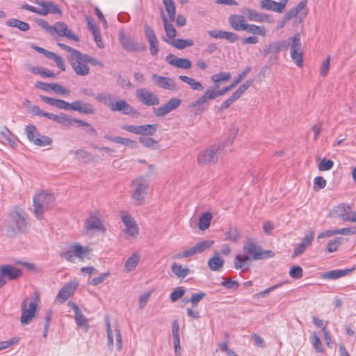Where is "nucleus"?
<instances>
[{"mask_svg":"<svg viewBox=\"0 0 356 356\" xmlns=\"http://www.w3.org/2000/svg\"><path fill=\"white\" fill-rule=\"evenodd\" d=\"M166 61L171 65L181 69L188 70L192 66L190 60L187 58H179L173 54H169L166 56Z\"/></svg>","mask_w":356,"mask_h":356,"instance_id":"nucleus-26","label":"nucleus"},{"mask_svg":"<svg viewBox=\"0 0 356 356\" xmlns=\"http://www.w3.org/2000/svg\"><path fill=\"white\" fill-rule=\"evenodd\" d=\"M111 106L112 107L110 109L111 111H119L126 115L131 113L134 111L133 107L131 106L125 100L122 99L116 100L115 99Z\"/></svg>","mask_w":356,"mask_h":356,"instance_id":"nucleus-29","label":"nucleus"},{"mask_svg":"<svg viewBox=\"0 0 356 356\" xmlns=\"http://www.w3.org/2000/svg\"><path fill=\"white\" fill-rule=\"evenodd\" d=\"M185 293V290L183 287L176 288L170 294V300L172 302L177 301L183 297Z\"/></svg>","mask_w":356,"mask_h":356,"instance_id":"nucleus-60","label":"nucleus"},{"mask_svg":"<svg viewBox=\"0 0 356 356\" xmlns=\"http://www.w3.org/2000/svg\"><path fill=\"white\" fill-rule=\"evenodd\" d=\"M231 26L236 31H245L248 24L245 22L243 15H233L229 18Z\"/></svg>","mask_w":356,"mask_h":356,"instance_id":"nucleus-32","label":"nucleus"},{"mask_svg":"<svg viewBox=\"0 0 356 356\" xmlns=\"http://www.w3.org/2000/svg\"><path fill=\"white\" fill-rule=\"evenodd\" d=\"M212 214L209 212H206L200 218L198 227L200 230H205L210 226L212 220Z\"/></svg>","mask_w":356,"mask_h":356,"instance_id":"nucleus-46","label":"nucleus"},{"mask_svg":"<svg viewBox=\"0 0 356 356\" xmlns=\"http://www.w3.org/2000/svg\"><path fill=\"white\" fill-rule=\"evenodd\" d=\"M153 293V291L142 293L138 298V307L143 309L149 301V299Z\"/></svg>","mask_w":356,"mask_h":356,"instance_id":"nucleus-56","label":"nucleus"},{"mask_svg":"<svg viewBox=\"0 0 356 356\" xmlns=\"http://www.w3.org/2000/svg\"><path fill=\"white\" fill-rule=\"evenodd\" d=\"M181 103V100L177 98H171L166 104L165 106L168 111L170 113L173 110H175L179 106Z\"/></svg>","mask_w":356,"mask_h":356,"instance_id":"nucleus-57","label":"nucleus"},{"mask_svg":"<svg viewBox=\"0 0 356 356\" xmlns=\"http://www.w3.org/2000/svg\"><path fill=\"white\" fill-rule=\"evenodd\" d=\"M131 197L136 204H142L147 193L149 181L144 177H138L131 182Z\"/></svg>","mask_w":356,"mask_h":356,"instance_id":"nucleus-4","label":"nucleus"},{"mask_svg":"<svg viewBox=\"0 0 356 356\" xmlns=\"http://www.w3.org/2000/svg\"><path fill=\"white\" fill-rule=\"evenodd\" d=\"M242 13L250 21H254V22H260V23H262V22L271 23V22H273V19L269 15L259 13V12H257L254 10H252L251 8H243L242 10Z\"/></svg>","mask_w":356,"mask_h":356,"instance_id":"nucleus-18","label":"nucleus"},{"mask_svg":"<svg viewBox=\"0 0 356 356\" xmlns=\"http://www.w3.org/2000/svg\"><path fill=\"white\" fill-rule=\"evenodd\" d=\"M314 231H309L307 232L304 238H302V241L298 243L296 247L294 249V251L292 254V257L295 258L297 257L302 254H303L306 250L309 247L314 240Z\"/></svg>","mask_w":356,"mask_h":356,"instance_id":"nucleus-19","label":"nucleus"},{"mask_svg":"<svg viewBox=\"0 0 356 356\" xmlns=\"http://www.w3.org/2000/svg\"><path fill=\"white\" fill-rule=\"evenodd\" d=\"M51 141L52 140L49 137L40 134V136H38L33 143L37 146L45 147L49 145L51 143Z\"/></svg>","mask_w":356,"mask_h":356,"instance_id":"nucleus-53","label":"nucleus"},{"mask_svg":"<svg viewBox=\"0 0 356 356\" xmlns=\"http://www.w3.org/2000/svg\"><path fill=\"white\" fill-rule=\"evenodd\" d=\"M165 10L167 11L169 19L173 22L175 19V6L172 0H163Z\"/></svg>","mask_w":356,"mask_h":356,"instance_id":"nucleus-48","label":"nucleus"},{"mask_svg":"<svg viewBox=\"0 0 356 356\" xmlns=\"http://www.w3.org/2000/svg\"><path fill=\"white\" fill-rule=\"evenodd\" d=\"M165 42L178 49H183L194 44L193 41L190 39H175L173 40H165Z\"/></svg>","mask_w":356,"mask_h":356,"instance_id":"nucleus-36","label":"nucleus"},{"mask_svg":"<svg viewBox=\"0 0 356 356\" xmlns=\"http://www.w3.org/2000/svg\"><path fill=\"white\" fill-rule=\"evenodd\" d=\"M225 241H229L234 243L237 242L241 238V232L238 229L234 228L230 229L225 233Z\"/></svg>","mask_w":356,"mask_h":356,"instance_id":"nucleus-51","label":"nucleus"},{"mask_svg":"<svg viewBox=\"0 0 356 356\" xmlns=\"http://www.w3.org/2000/svg\"><path fill=\"white\" fill-rule=\"evenodd\" d=\"M25 133L29 140L32 143L38 136H40V133L37 128L32 124H29L26 127Z\"/></svg>","mask_w":356,"mask_h":356,"instance_id":"nucleus-49","label":"nucleus"},{"mask_svg":"<svg viewBox=\"0 0 356 356\" xmlns=\"http://www.w3.org/2000/svg\"><path fill=\"white\" fill-rule=\"evenodd\" d=\"M231 74L227 72H221L211 76V80L215 84L216 88H218V83L229 80Z\"/></svg>","mask_w":356,"mask_h":356,"instance_id":"nucleus-45","label":"nucleus"},{"mask_svg":"<svg viewBox=\"0 0 356 356\" xmlns=\"http://www.w3.org/2000/svg\"><path fill=\"white\" fill-rule=\"evenodd\" d=\"M32 72L34 74H39L41 76H44V77L55 76V74L52 71L47 70V69L42 68V67H33L32 69Z\"/></svg>","mask_w":356,"mask_h":356,"instance_id":"nucleus-62","label":"nucleus"},{"mask_svg":"<svg viewBox=\"0 0 356 356\" xmlns=\"http://www.w3.org/2000/svg\"><path fill=\"white\" fill-rule=\"evenodd\" d=\"M35 87L40 88L45 92L53 91L58 95H63L67 92V90L64 87L56 83H46L41 81H38L35 83Z\"/></svg>","mask_w":356,"mask_h":356,"instance_id":"nucleus-25","label":"nucleus"},{"mask_svg":"<svg viewBox=\"0 0 356 356\" xmlns=\"http://www.w3.org/2000/svg\"><path fill=\"white\" fill-rule=\"evenodd\" d=\"M38 302L39 298L37 296H35L29 304L27 303V298H25L22 301L20 306L22 312L20 323L22 325L29 324L35 316Z\"/></svg>","mask_w":356,"mask_h":356,"instance_id":"nucleus-5","label":"nucleus"},{"mask_svg":"<svg viewBox=\"0 0 356 356\" xmlns=\"http://www.w3.org/2000/svg\"><path fill=\"white\" fill-rule=\"evenodd\" d=\"M243 250L254 260H258L268 257V252H264L261 248L254 243H246L243 246ZM270 252H269L270 253Z\"/></svg>","mask_w":356,"mask_h":356,"instance_id":"nucleus-20","label":"nucleus"},{"mask_svg":"<svg viewBox=\"0 0 356 356\" xmlns=\"http://www.w3.org/2000/svg\"><path fill=\"white\" fill-rule=\"evenodd\" d=\"M40 6V11L39 14L42 15H46L49 13L52 14H60V10L58 6L50 1H43L39 3Z\"/></svg>","mask_w":356,"mask_h":356,"instance_id":"nucleus-31","label":"nucleus"},{"mask_svg":"<svg viewBox=\"0 0 356 356\" xmlns=\"http://www.w3.org/2000/svg\"><path fill=\"white\" fill-rule=\"evenodd\" d=\"M67 122H68V127H70V126L83 127L86 128L88 132H89V133H90V134L95 133V129L91 126L90 124L88 123L87 122L80 120H76L73 118H70L69 116H68Z\"/></svg>","mask_w":356,"mask_h":356,"instance_id":"nucleus-40","label":"nucleus"},{"mask_svg":"<svg viewBox=\"0 0 356 356\" xmlns=\"http://www.w3.org/2000/svg\"><path fill=\"white\" fill-rule=\"evenodd\" d=\"M214 243L213 241L204 240L197 243L194 246L188 250L178 252L173 256V259H181L184 258L192 257L197 253H202L206 250L209 249Z\"/></svg>","mask_w":356,"mask_h":356,"instance_id":"nucleus-6","label":"nucleus"},{"mask_svg":"<svg viewBox=\"0 0 356 356\" xmlns=\"http://www.w3.org/2000/svg\"><path fill=\"white\" fill-rule=\"evenodd\" d=\"M68 110L76 111L83 114H92L95 112V108L92 104L81 101L68 103Z\"/></svg>","mask_w":356,"mask_h":356,"instance_id":"nucleus-24","label":"nucleus"},{"mask_svg":"<svg viewBox=\"0 0 356 356\" xmlns=\"http://www.w3.org/2000/svg\"><path fill=\"white\" fill-rule=\"evenodd\" d=\"M217 88H207L204 92V95L206 96L207 99L210 101L216 99L218 97L222 96L226 94L225 90H224V88L221 90H216Z\"/></svg>","mask_w":356,"mask_h":356,"instance_id":"nucleus-42","label":"nucleus"},{"mask_svg":"<svg viewBox=\"0 0 356 356\" xmlns=\"http://www.w3.org/2000/svg\"><path fill=\"white\" fill-rule=\"evenodd\" d=\"M218 149L219 147L218 145H212L202 151L197 156V163L200 165H204L216 162L218 159Z\"/></svg>","mask_w":356,"mask_h":356,"instance_id":"nucleus-10","label":"nucleus"},{"mask_svg":"<svg viewBox=\"0 0 356 356\" xmlns=\"http://www.w3.org/2000/svg\"><path fill=\"white\" fill-rule=\"evenodd\" d=\"M139 142L145 147L154 148L157 142L152 138L140 137Z\"/></svg>","mask_w":356,"mask_h":356,"instance_id":"nucleus-59","label":"nucleus"},{"mask_svg":"<svg viewBox=\"0 0 356 356\" xmlns=\"http://www.w3.org/2000/svg\"><path fill=\"white\" fill-rule=\"evenodd\" d=\"M121 220L125 227V232L128 237L135 238L138 234V227L134 218L127 213L121 214Z\"/></svg>","mask_w":356,"mask_h":356,"instance_id":"nucleus-17","label":"nucleus"},{"mask_svg":"<svg viewBox=\"0 0 356 356\" xmlns=\"http://www.w3.org/2000/svg\"><path fill=\"white\" fill-rule=\"evenodd\" d=\"M250 71L251 67H247L241 74H238V77L236 78L230 85L225 87L224 90H225L226 93L235 88L240 82H241Z\"/></svg>","mask_w":356,"mask_h":356,"instance_id":"nucleus-43","label":"nucleus"},{"mask_svg":"<svg viewBox=\"0 0 356 356\" xmlns=\"http://www.w3.org/2000/svg\"><path fill=\"white\" fill-rule=\"evenodd\" d=\"M95 99L97 102L103 103L104 105H106L111 109L112 107L111 105L113 104L115 97L111 93L102 92L96 95Z\"/></svg>","mask_w":356,"mask_h":356,"instance_id":"nucleus-38","label":"nucleus"},{"mask_svg":"<svg viewBox=\"0 0 356 356\" xmlns=\"http://www.w3.org/2000/svg\"><path fill=\"white\" fill-rule=\"evenodd\" d=\"M85 228L87 230H95L102 233L106 231V227L102 219V215L99 211L90 213L85 221Z\"/></svg>","mask_w":356,"mask_h":356,"instance_id":"nucleus-7","label":"nucleus"},{"mask_svg":"<svg viewBox=\"0 0 356 356\" xmlns=\"http://www.w3.org/2000/svg\"><path fill=\"white\" fill-rule=\"evenodd\" d=\"M225 260L222 258L218 251L213 252V255L208 261L209 268L213 271H218L224 266Z\"/></svg>","mask_w":356,"mask_h":356,"instance_id":"nucleus-33","label":"nucleus"},{"mask_svg":"<svg viewBox=\"0 0 356 356\" xmlns=\"http://www.w3.org/2000/svg\"><path fill=\"white\" fill-rule=\"evenodd\" d=\"M289 0H280V2H276L273 0H261L260 1V7L263 10H272L281 13L284 10Z\"/></svg>","mask_w":356,"mask_h":356,"instance_id":"nucleus-21","label":"nucleus"},{"mask_svg":"<svg viewBox=\"0 0 356 356\" xmlns=\"http://www.w3.org/2000/svg\"><path fill=\"white\" fill-rule=\"evenodd\" d=\"M6 24L8 26L17 28L22 31H27L30 29L29 24L17 19H10Z\"/></svg>","mask_w":356,"mask_h":356,"instance_id":"nucleus-47","label":"nucleus"},{"mask_svg":"<svg viewBox=\"0 0 356 356\" xmlns=\"http://www.w3.org/2000/svg\"><path fill=\"white\" fill-rule=\"evenodd\" d=\"M248 33L266 36L267 30L264 26H257L254 24H247L245 30Z\"/></svg>","mask_w":356,"mask_h":356,"instance_id":"nucleus-44","label":"nucleus"},{"mask_svg":"<svg viewBox=\"0 0 356 356\" xmlns=\"http://www.w3.org/2000/svg\"><path fill=\"white\" fill-rule=\"evenodd\" d=\"M333 212L343 221L356 222V212L351 210L349 204H339L334 208Z\"/></svg>","mask_w":356,"mask_h":356,"instance_id":"nucleus-12","label":"nucleus"},{"mask_svg":"<svg viewBox=\"0 0 356 356\" xmlns=\"http://www.w3.org/2000/svg\"><path fill=\"white\" fill-rule=\"evenodd\" d=\"M119 40L123 48L127 51H135L138 50V47L136 43L128 36L125 35L123 32H120Z\"/></svg>","mask_w":356,"mask_h":356,"instance_id":"nucleus-35","label":"nucleus"},{"mask_svg":"<svg viewBox=\"0 0 356 356\" xmlns=\"http://www.w3.org/2000/svg\"><path fill=\"white\" fill-rule=\"evenodd\" d=\"M162 19L164 24V29L166 35L168 38L167 40H173L172 39L177 35V31L175 28L170 22L168 21L166 16L163 15Z\"/></svg>","mask_w":356,"mask_h":356,"instance_id":"nucleus-41","label":"nucleus"},{"mask_svg":"<svg viewBox=\"0 0 356 356\" xmlns=\"http://www.w3.org/2000/svg\"><path fill=\"white\" fill-rule=\"evenodd\" d=\"M158 126L157 124L144 125L124 124L122 126V129L135 134L153 136L156 132Z\"/></svg>","mask_w":356,"mask_h":356,"instance_id":"nucleus-9","label":"nucleus"},{"mask_svg":"<svg viewBox=\"0 0 356 356\" xmlns=\"http://www.w3.org/2000/svg\"><path fill=\"white\" fill-rule=\"evenodd\" d=\"M252 80H248L243 84L239 86V88L236 90L232 95L236 100L238 99L245 92V91L250 87L252 84Z\"/></svg>","mask_w":356,"mask_h":356,"instance_id":"nucleus-52","label":"nucleus"},{"mask_svg":"<svg viewBox=\"0 0 356 356\" xmlns=\"http://www.w3.org/2000/svg\"><path fill=\"white\" fill-rule=\"evenodd\" d=\"M291 44V56L297 66L302 65V54L301 51V42L299 35H295L290 38Z\"/></svg>","mask_w":356,"mask_h":356,"instance_id":"nucleus-13","label":"nucleus"},{"mask_svg":"<svg viewBox=\"0 0 356 356\" xmlns=\"http://www.w3.org/2000/svg\"><path fill=\"white\" fill-rule=\"evenodd\" d=\"M90 250L88 247H83L79 243H74L68 247V261H73L74 259L83 260L88 257Z\"/></svg>","mask_w":356,"mask_h":356,"instance_id":"nucleus-16","label":"nucleus"},{"mask_svg":"<svg viewBox=\"0 0 356 356\" xmlns=\"http://www.w3.org/2000/svg\"><path fill=\"white\" fill-rule=\"evenodd\" d=\"M106 334H107V345L109 350H113L114 346V339L115 341L116 348L118 350L122 349V338L120 330L118 327L114 329L111 327L109 321H106Z\"/></svg>","mask_w":356,"mask_h":356,"instance_id":"nucleus-8","label":"nucleus"},{"mask_svg":"<svg viewBox=\"0 0 356 356\" xmlns=\"http://www.w3.org/2000/svg\"><path fill=\"white\" fill-rule=\"evenodd\" d=\"M289 275L294 279H300L303 275L302 269L299 266H294L291 268Z\"/></svg>","mask_w":356,"mask_h":356,"instance_id":"nucleus-64","label":"nucleus"},{"mask_svg":"<svg viewBox=\"0 0 356 356\" xmlns=\"http://www.w3.org/2000/svg\"><path fill=\"white\" fill-rule=\"evenodd\" d=\"M153 83L161 88L168 90H178L176 82L171 78L153 74L152 76Z\"/></svg>","mask_w":356,"mask_h":356,"instance_id":"nucleus-15","label":"nucleus"},{"mask_svg":"<svg viewBox=\"0 0 356 356\" xmlns=\"http://www.w3.org/2000/svg\"><path fill=\"white\" fill-rule=\"evenodd\" d=\"M334 162L332 160L323 158L318 163V168L320 171H327L332 168Z\"/></svg>","mask_w":356,"mask_h":356,"instance_id":"nucleus-54","label":"nucleus"},{"mask_svg":"<svg viewBox=\"0 0 356 356\" xmlns=\"http://www.w3.org/2000/svg\"><path fill=\"white\" fill-rule=\"evenodd\" d=\"M28 225L27 216L22 209L17 208L12 211L3 224L6 234L12 236L24 232Z\"/></svg>","mask_w":356,"mask_h":356,"instance_id":"nucleus-1","label":"nucleus"},{"mask_svg":"<svg viewBox=\"0 0 356 356\" xmlns=\"http://www.w3.org/2000/svg\"><path fill=\"white\" fill-rule=\"evenodd\" d=\"M179 79L182 81L185 82L186 83H187L188 85H189L191 88L194 90L200 91L204 90L203 85L199 81H197L196 79L192 77H189L184 75H180L179 76Z\"/></svg>","mask_w":356,"mask_h":356,"instance_id":"nucleus-39","label":"nucleus"},{"mask_svg":"<svg viewBox=\"0 0 356 356\" xmlns=\"http://www.w3.org/2000/svg\"><path fill=\"white\" fill-rule=\"evenodd\" d=\"M234 264L236 269L245 272L250 266V258L247 254H237L234 259Z\"/></svg>","mask_w":356,"mask_h":356,"instance_id":"nucleus-30","label":"nucleus"},{"mask_svg":"<svg viewBox=\"0 0 356 356\" xmlns=\"http://www.w3.org/2000/svg\"><path fill=\"white\" fill-rule=\"evenodd\" d=\"M68 58L77 75L85 76L89 73V67L87 65V54H81L80 51L68 47Z\"/></svg>","mask_w":356,"mask_h":356,"instance_id":"nucleus-2","label":"nucleus"},{"mask_svg":"<svg viewBox=\"0 0 356 356\" xmlns=\"http://www.w3.org/2000/svg\"><path fill=\"white\" fill-rule=\"evenodd\" d=\"M354 269L346 268L343 270H333L323 273L321 277L323 279L337 280L341 277L346 276L351 273Z\"/></svg>","mask_w":356,"mask_h":356,"instance_id":"nucleus-34","label":"nucleus"},{"mask_svg":"<svg viewBox=\"0 0 356 356\" xmlns=\"http://www.w3.org/2000/svg\"><path fill=\"white\" fill-rule=\"evenodd\" d=\"M209 104L210 102L207 99L206 96L202 94L195 101L192 102L189 105L188 108L194 111L195 115H198L205 111L208 108Z\"/></svg>","mask_w":356,"mask_h":356,"instance_id":"nucleus-22","label":"nucleus"},{"mask_svg":"<svg viewBox=\"0 0 356 356\" xmlns=\"http://www.w3.org/2000/svg\"><path fill=\"white\" fill-rule=\"evenodd\" d=\"M67 300V285H64L58 292L54 300L55 305H60Z\"/></svg>","mask_w":356,"mask_h":356,"instance_id":"nucleus-55","label":"nucleus"},{"mask_svg":"<svg viewBox=\"0 0 356 356\" xmlns=\"http://www.w3.org/2000/svg\"><path fill=\"white\" fill-rule=\"evenodd\" d=\"M342 242V238L339 237L333 241H330L327 245V248L326 251L328 252H336L338 249L339 245Z\"/></svg>","mask_w":356,"mask_h":356,"instance_id":"nucleus-63","label":"nucleus"},{"mask_svg":"<svg viewBox=\"0 0 356 356\" xmlns=\"http://www.w3.org/2000/svg\"><path fill=\"white\" fill-rule=\"evenodd\" d=\"M113 142L131 147H135L136 145V143L131 139L119 136L113 138Z\"/></svg>","mask_w":356,"mask_h":356,"instance_id":"nucleus-58","label":"nucleus"},{"mask_svg":"<svg viewBox=\"0 0 356 356\" xmlns=\"http://www.w3.org/2000/svg\"><path fill=\"white\" fill-rule=\"evenodd\" d=\"M22 275L21 270L10 265H3L0 267V277H8L10 280H15Z\"/></svg>","mask_w":356,"mask_h":356,"instance_id":"nucleus-27","label":"nucleus"},{"mask_svg":"<svg viewBox=\"0 0 356 356\" xmlns=\"http://www.w3.org/2000/svg\"><path fill=\"white\" fill-rule=\"evenodd\" d=\"M54 197L49 193L41 192L33 197L34 214L38 219H42L43 214L51 207Z\"/></svg>","mask_w":356,"mask_h":356,"instance_id":"nucleus-3","label":"nucleus"},{"mask_svg":"<svg viewBox=\"0 0 356 356\" xmlns=\"http://www.w3.org/2000/svg\"><path fill=\"white\" fill-rule=\"evenodd\" d=\"M2 138L5 139L8 142L11 147H15L17 144L16 140L12 134L8 130L4 129L1 132Z\"/></svg>","mask_w":356,"mask_h":356,"instance_id":"nucleus-61","label":"nucleus"},{"mask_svg":"<svg viewBox=\"0 0 356 356\" xmlns=\"http://www.w3.org/2000/svg\"><path fill=\"white\" fill-rule=\"evenodd\" d=\"M136 97L146 106H156L160 103L158 95L145 88L136 90Z\"/></svg>","mask_w":356,"mask_h":356,"instance_id":"nucleus-11","label":"nucleus"},{"mask_svg":"<svg viewBox=\"0 0 356 356\" xmlns=\"http://www.w3.org/2000/svg\"><path fill=\"white\" fill-rule=\"evenodd\" d=\"M52 30L50 34L54 35H58V36L67 35V26L63 23L58 22L52 26Z\"/></svg>","mask_w":356,"mask_h":356,"instance_id":"nucleus-50","label":"nucleus"},{"mask_svg":"<svg viewBox=\"0 0 356 356\" xmlns=\"http://www.w3.org/2000/svg\"><path fill=\"white\" fill-rule=\"evenodd\" d=\"M172 272L179 278H185L190 273V269L187 266H182L178 263H175L171 267Z\"/></svg>","mask_w":356,"mask_h":356,"instance_id":"nucleus-37","label":"nucleus"},{"mask_svg":"<svg viewBox=\"0 0 356 356\" xmlns=\"http://www.w3.org/2000/svg\"><path fill=\"white\" fill-rule=\"evenodd\" d=\"M141 259V254L139 252H133L124 261V272L129 273L136 270Z\"/></svg>","mask_w":356,"mask_h":356,"instance_id":"nucleus-23","label":"nucleus"},{"mask_svg":"<svg viewBox=\"0 0 356 356\" xmlns=\"http://www.w3.org/2000/svg\"><path fill=\"white\" fill-rule=\"evenodd\" d=\"M68 306L72 308L74 314V318L78 328L83 332H87L89 328V323L81 309L74 302H68Z\"/></svg>","mask_w":356,"mask_h":356,"instance_id":"nucleus-14","label":"nucleus"},{"mask_svg":"<svg viewBox=\"0 0 356 356\" xmlns=\"http://www.w3.org/2000/svg\"><path fill=\"white\" fill-rule=\"evenodd\" d=\"M287 45L288 44L286 41H276L266 45L263 49V53L264 55L276 54L282 50H286Z\"/></svg>","mask_w":356,"mask_h":356,"instance_id":"nucleus-28","label":"nucleus"}]
</instances>
